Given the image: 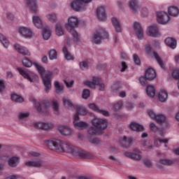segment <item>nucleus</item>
Wrapping results in <instances>:
<instances>
[{"label": "nucleus", "mask_w": 179, "mask_h": 179, "mask_svg": "<svg viewBox=\"0 0 179 179\" xmlns=\"http://www.w3.org/2000/svg\"><path fill=\"white\" fill-rule=\"evenodd\" d=\"M129 6L133 12H138L139 9V3L138 2V0H131L129 3Z\"/></svg>", "instance_id": "c85d7f7f"}, {"label": "nucleus", "mask_w": 179, "mask_h": 179, "mask_svg": "<svg viewBox=\"0 0 179 179\" xmlns=\"http://www.w3.org/2000/svg\"><path fill=\"white\" fill-rule=\"evenodd\" d=\"M165 43L168 47L172 48V50H176L177 48V40L172 37H168L165 39Z\"/></svg>", "instance_id": "5701e85b"}, {"label": "nucleus", "mask_w": 179, "mask_h": 179, "mask_svg": "<svg viewBox=\"0 0 179 179\" xmlns=\"http://www.w3.org/2000/svg\"><path fill=\"white\" fill-rule=\"evenodd\" d=\"M26 166L29 167H41L43 166V162L40 159H35L26 163Z\"/></svg>", "instance_id": "c756f323"}, {"label": "nucleus", "mask_w": 179, "mask_h": 179, "mask_svg": "<svg viewBox=\"0 0 179 179\" xmlns=\"http://www.w3.org/2000/svg\"><path fill=\"white\" fill-rule=\"evenodd\" d=\"M85 85H86V86H88V87H90L91 89H94V87H96V85L99 86V90H101V92H103L106 87L104 83L100 82V79L94 77L93 78L92 82L87 81L85 83Z\"/></svg>", "instance_id": "423d86ee"}, {"label": "nucleus", "mask_w": 179, "mask_h": 179, "mask_svg": "<svg viewBox=\"0 0 179 179\" xmlns=\"http://www.w3.org/2000/svg\"><path fill=\"white\" fill-rule=\"evenodd\" d=\"M168 13L169 15H170V16H173V17H176V16H178L179 15V9L174 6H170L168 8Z\"/></svg>", "instance_id": "7c9ffc66"}, {"label": "nucleus", "mask_w": 179, "mask_h": 179, "mask_svg": "<svg viewBox=\"0 0 179 179\" xmlns=\"http://www.w3.org/2000/svg\"><path fill=\"white\" fill-rule=\"evenodd\" d=\"M54 85L55 93H57V94H61V93H62V90H64V86L59 84L58 81H55Z\"/></svg>", "instance_id": "58836bf2"}, {"label": "nucleus", "mask_w": 179, "mask_h": 179, "mask_svg": "<svg viewBox=\"0 0 179 179\" xmlns=\"http://www.w3.org/2000/svg\"><path fill=\"white\" fill-rule=\"evenodd\" d=\"M96 16L101 22L107 20V13H106V7L101 6L96 9Z\"/></svg>", "instance_id": "2eb2a0df"}, {"label": "nucleus", "mask_w": 179, "mask_h": 179, "mask_svg": "<svg viewBox=\"0 0 179 179\" xmlns=\"http://www.w3.org/2000/svg\"><path fill=\"white\" fill-rule=\"evenodd\" d=\"M0 41L1 43H2L3 45L6 47V48H8V47H9V41L2 34H0Z\"/></svg>", "instance_id": "79ce46f5"}, {"label": "nucleus", "mask_w": 179, "mask_h": 179, "mask_svg": "<svg viewBox=\"0 0 179 179\" xmlns=\"http://www.w3.org/2000/svg\"><path fill=\"white\" fill-rule=\"evenodd\" d=\"M88 141L93 145H99L100 143V140H99L97 138L88 137Z\"/></svg>", "instance_id": "6e6d98bb"}, {"label": "nucleus", "mask_w": 179, "mask_h": 179, "mask_svg": "<svg viewBox=\"0 0 179 179\" xmlns=\"http://www.w3.org/2000/svg\"><path fill=\"white\" fill-rule=\"evenodd\" d=\"M134 152L125 151L124 155L126 157H129V159H131L132 160H142V156L139 154L141 153V151L138 149L135 148Z\"/></svg>", "instance_id": "9b49d317"}, {"label": "nucleus", "mask_w": 179, "mask_h": 179, "mask_svg": "<svg viewBox=\"0 0 179 179\" xmlns=\"http://www.w3.org/2000/svg\"><path fill=\"white\" fill-rule=\"evenodd\" d=\"M73 156H75V157H79L80 159H92V157H93L92 154L80 150L79 148H76V152H74Z\"/></svg>", "instance_id": "ddd939ff"}, {"label": "nucleus", "mask_w": 179, "mask_h": 179, "mask_svg": "<svg viewBox=\"0 0 179 179\" xmlns=\"http://www.w3.org/2000/svg\"><path fill=\"white\" fill-rule=\"evenodd\" d=\"M50 103L52 104V108L54 114L59 115V103L58 101L53 99L51 100Z\"/></svg>", "instance_id": "393cba45"}, {"label": "nucleus", "mask_w": 179, "mask_h": 179, "mask_svg": "<svg viewBox=\"0 0 179 179\" xmlns=\"http://www.w3.org/2000/svg\"><path fill=\"white\" fill-rule=\"evenodd\" d=\"M155 120H156L158 124H163L166 122V116L163 115H157Z\"/></svg>", "instance_id": "09e8293b"}, {"label": "nucleus", "mask_w": 179, "mask_h": 179, "mask_svg": "<svg viewBox=\"0 0 179 179\" xmlns=\"http://www.w3.org/2000/svg\"><path fill=\"white\" fill-rule=\"evenodd\" d=\"M55 33L57 36H64V29H62V24L61 23L56 24Z\"/></svg>", "instance_id": "4c0bfd02"}, {"label": "nucleus", "mask_w": 179, "mask_h": 179, "mask_svg": "<svg viewBox=\"0 0 179 179\" xmlns=\"http://www.w3.org/2000/svg\"><path fill=\"white\" fill-rule=\"evenodd\" d=\"M58 131L61 135H64V136L72 135V129L68 126L59 125L58 127Z\"/></svg>", "instance_id": "a211bd4d"}, {"label": "nucleus", "mask_w": 179, "mask_h": 179, "mask_svg": "<svg viewBox=\"0 0 179 179\" xmlns=\"http://www.w3.org/2000/svg\"><path fill=\"white\" fill-rule=\"evenodd\" d=\"M129 127L132 131H137L138 132H142L144 130L143 126L136 123V122H131L129 124Z\"/></svg>", "instance_id": "473e14b6"}, {"label": "nucleus", "mask_w": 179, "mask_h": 179, "mask_svg": "<svg viewBox=\"0 0 179 179\" xmlns=\"http://www.w3.org/2000/svg\"><path fill=\"white\" fill-rule=\"evenodd\" d=\"M123 106H124V103H122V101H117L116 103L113 105V110L115 113L120 111V110H121Z\"/></svg>", "instance_id": "37998d69"}, {"label": "nucleus", "mask_w": 179, "mask_h": 179, "mask_svg": "<svg viewBox=\"0 0 179 179\" xmlns=\"http://www.w3.org/2000/svg\"><path fill=\"white\" fill-rule=\"evenodd\" d=\"M150 128L151 129V131H152L153 132H157V131H159V128L157 127L156 124H155V123H151L150 124Z\"/></svg>", "instance_id": "338daca9"}, {"label": "nucleus", "mask_w": 179, "mask_h": 179, "mask_svg": "<svg viewBox=\"0 0 179 179\" xmlns=\"http://www.w3.org/2000/svg\"><path fill=\"white\" fill-rule=\"evenodd\" d=\"M153 56L158 62L159 65L161 66L162 69H164L166 66H164V63H163V59H162L160 56H159V54H157L156 52H153Z\"/></svg>", "instance_id": "e433bc0d"}, {"label": "nucleus", "mask_w": 179, "mask_h": 179, "mask_svg": "<svg viewBox=\"0 0 179 179\" xmlns=\"http://www.w3.org/2000/svg\"><path fill=\"white\" fill-rule=\"evenodd\" d=\"M11 100L15 103H23V101H24V99H23L22 96L16 94H13L11 95Z\"/></svg>", "instance_id": "a19ab883"}, {"label": "nucleus", "mask_w": 179, "mask_h": 179, "mask_svg": "<svg viewBox=\"0 0 179 179\" xmlns=\"http://www.w3.org/2000/svg\"><path fill=\"white\" fill-rule=\"evenodd\" d=\"M146 33L150 37L157 38L160 36V32H159V27H157V25L156 24H152L148 27Z\"/></svg>", "instance_id": "9d476101"}, {"label": "nucleus", "mask_w": 179, "mask_h": 179, "mask_svg": "<svg viewBox=\"0 0 179 179\" xmlns=\"http://www.w3.org/2000/svg\"><path fill=\"white\" fill-rule=\"evenodd\" d=\"M14 48L16 50V51H17V52L22 54V55H30V52L29 50L27 49L26 47H24L19 43H15L14 45Z\"/></svg>", "instance_id": "6ab92c4d"}, {"label": "nucleus", "mask_w": 179, "mask_h": 179, "mask_svg": "<svg viewBox=\"0 0 179 179\" xmlns=\"http://www.w3.org/2000/svg\"><path fill=\"white\" fill-rule=\"evenodd\" d=\"M35 102V108H36L37 111L38 113H43V109L41 108V106L40 105L39 102H37L36 100H34Z\"/></svg>", "instance_id": "0e129e2a"}, {"label": "nucleus", "mask_w": 179, "mask_h": 179, "mask_svg": "<svg viewBox=\"0 0 179 179\" xmlns=\"http://www.w3.org/2000/svg\"><path fill=\"white\" fill-rule=\"evenodd\" d=\"M45 145L51 150H55L56 152H66V153H70L75 155L76 149L78 147H75L68 142H62L60 140L53 139V140H47L45 141Z\"/></svg>", "instance_id": "f257e3e1"}, {"label": "nucleus", "mask_w": 179, "mask_h": 179, "mask_svg": "<svg viewBox=\"0 0 179 179\" xmlns=\"http://www.w3.org/2000/svg\"><path fill=\"white\" fill-rule=\"evenodd\" d=\"M46 17L52 23H55L57 22V15L55 13L48 14Z\"/></svg>", "instance_id": "de8ad7c7"}, {"label": "nucleus", "mask_w": 179, "mask_h": 179, "mask_svg": "<svg viewBox=\"0 0 179 179\" xmlns=\"http://www.w3.org/2000/svg\"><path fill=\"white\" fill-rule=\"evenodd\" d=\"M157 96L159 101H161V103H164L167 101V99L169 97V93H167V91L163 90H160L158 92Z\"/></svg>", "instance_id": "b1692460"}, {"label": "nucleus", "mask_w": 179, "mask_h": 179, "mask_svg": "<svg viewBox=\"0 0 179 179\" xmlns=\"http://www.w3.org/2000/svg\"><path fill=\"white\" fill-rule=\"evenodd\" d=\"M34 127L35 128H38V129H43V131H47L50 129V128L52 127V124L47 122H38L35 123Z\"/></svg>", "instance_id": "412c9836"}, {"label": "nucleus", "mask_w": 179, "mask_h": 179, "mask_svg": "<svg viewBox=\"0 0 179 179\" xmlns=\"http://www.w3.org/2000/svg\"><path fill=\"white\" fill-rule=\"evenodd\" d=\"M156 70L152 67H149L145 70V78L148 80H153L156 79Z\"/></svg>", "instance_id": "aec40b11"}, {"label": "nucleus", "mask_w": 179, "mask_h": 179, "mask_svg": "<svg viewBox=\"0 0 179 179\" xmlns=\"http://www.w3.org/2000/svg\"><path fill=\"white\" fill-rule=\"evenodd\" d=\"M17 70L18 71L19 73L22 75L23 78H24V79H27V80L29 82L34 83V82L38 81V76L37 74L34 73L29 74L22 67L17 68Z\"/></svg>", "instance_id": "39448f33"}, {"label": "nucleus", "mask_w": 179, "mask_h": 179, "mask_svg": "<svg viewBox=\"0 0 179 179\" xmlns=\"http://www.w3.org/2000/svg\"><path fill=\"white\" fill-rule=\"evenodd\" d=\"M5 90V82L3 80H0V93H2Z\"/></svg>", "instance_id": "774afa93"}, {"label": "nucleus", "mask_w": 179, "mask_h": 179, "mask_svg": "<svg viewBox=\"0 0 179 179\" xmlns=\"http://www.w3.org/2000/svg\"><path fill=\"white\" fill-rule=\"evenodd\" d=\"M110 34L104 28H99L96 32L92 35V42L94 44H101L103 40L108 39Z\"/></svg>", "instance_id": "20e7f679"}, {"label": "nucleus", "mask_w": 179, "mask_h": 179, "mask_svg": "<svg viewBox=\"0 0 179 179\" xmlns=\"http://www.w3.org/2000/svg\"><path fill=\"white\" fill-rule=\"evenodd\" d=\"M79 66L82 71H86L89 69V64L86 62H80L79 64Z\"/></svg>", "instance_id": "864d4df0"}, {"label": "nucleus", "mask_w": 179, "mask_h": 179, "mask_svg": "<svg viewBox=\"0 0 179 179\" xmlns=\"http://www.w3.org/2000/svg\"><path fill=\"white\" fill-rule=\"evenodd\" d=\"M145 52L146 54H148V55H152V47L150 45H145Z\"/></svg>", "instance_id": "69168bd1"}, {"label": "nucleus", "mask_w": 179, "mask_h": 179, "mask_svg": "<svg viewBox=\"0 0 179 179\" xmlns=\"http://www.w3.org/2000/svg\"><path fill=\"white\" fill-rule=\"evenodd\" d=\"M19 160H20V159L18 157H12L8 160V165L10 167H16L17 164H19Z\"/></svg>", "instance_id": "2f4dec72"}, {"label": "nucleus", "mask_w": 179, "mask_h": 179, "mask_svg": "<svg viewBox=\"0 0 179 179\" xmlns=\"http://www.w3.org/2000/svg\"><path fill=\"white\" fill-rule=\"evenodd\" d=\"M172 76L175 79H178V89H179V69H175L172 72Z\"/></svg>", "instance_id": "603ef678"}, {"label": "nucleus", "mask_w": 179, "mask_h": 179, "mask_svg": "<svg viewBox=\"0 0 179 179\" xmlns=\"http://www.w3.org/2000/svg\"><path fill=\"white\" fill-rule=\"evenodd\" d=\"M139 80L142 86H146L148 85V78H146V76L145 77H140Z\"/></svg>", "instance_id": "052dcab7"}, {"label": "nucleus", "mask_w": 179, "mask_h": 179, "mask_svg": "<svg viewBox=\"0 0 179 179\" xmlns=\"http://www.w3.org/2000/svg\"><path fill=\"white\" fill-rule=\"evenodd\" d=\"M162 164H163L164 166H173V164H174V162L169 159H160L159 162L157 164V169H163Z\"/></svg>", "instance_id": "cd10ccee"}, {"label": "nucleus", "mask_w": 179, "mask_h": 179, "mask_svg": "<svg viewBox=\"0 0 179 179\" xmlns=\"http://www.w3.org/2000/svg\"><path fill=\"white\" fill-rule=\"evenodd\" d=\"M146 93L148 97L153 98L156 96V90L155 89V87L152 85L148 86L146 88Z\"/></svg>", "instance_id": "72a5a7b5"}, {"label": "nucleus", "mask_w": 179, "mask_h": 179, "mask_svg": "<svg viewBox=\"0 0 179 179\" xmlns=\"http://www.w3.org/2000/svg\"><path fill=\"white\" fill-rule=\"evenodd\" d=\"M92 124L95 127H90L88 129L87 138H92L96 135H101L103 131L108 127V122L106 119L95 117L92 120Z\"/></svg>", "instance_id": "f03ea898"}, {"label": "nucleus", "mask_w": 179, "mask_h": 179, "mask_svg": "<svg viewBox=\"0 0 179 179\" xmlns=\"http://www.w3.org/2000/svg\"><path fill=\"white\" fill-rule=\"evenodd\" d=\"M18 31L20 34H21L22 37H24L25 38H30L34 36V32H33V30L29 27H20Z\"/></svg>", "instance_id": "4468645a"}, {"label": "nucleus", "mask_w": 179, "mask_h": 179, "mask_svg": "<svg viewBox=\"0 0 179 179\" xmlns=\"http://www.w3.org/2000/svg\"><path fill=\"white\" fill-rule=\"evenodd\" d=\"M82 96L83 99H89V97H90V90L87 89L83 90Z\"/></svg>", "instance_id": "4d7b16f0"}, {"label": "nucleus", "mask_w": 179, "mask_h": 179, "mask_svg": "<svg viewBox=\"0 0 179 179\" xmlns=\"http://www.w3.org/2000/svg\"><path fill=\"white\" fill-rule=\"evenodd\" d=\"M88 108L99 114H102L104 117H110V113H108V111L100 109L96 103H90Z\"/></svg>", "instance_id": "dca6fc26"}, {"label": "nucleus", "mask_w": 179, "mask_h": 179, "mask_svg": "<svg viewBox=\"0 0 179 179\" xmlns=\"http://www.w3.org/2000/svg\"><path fill=\"white\" fill-rule=\"evenodd\" d=\"M143 164L144 166H145V167H148V169H150V167L153 166V164H152V161L148 159L143 160Z\"/></svg>", "instance_id": "bf43d9fd"}, {"label": "nucleus", "mask_w": 179, "mask_h": 179, "mask_svg": "<svg viewBox=\"0 0 179 179\" xmlns=\"http://www.w3.org/2000/svg\"><path fill=\"white\" fill-rule=\"evenodd\" d=\"M33 65L36 68L37 71L39 72L41 76L43 85L45 87V93H48L52 85L51 84L52 79V71H47L43 67V66L38 64V63H33Z\"/></svg>", "instance_id": "7ed1b4c3"}, {"label": "nucleus", "mask_w": 179, "mask_h": 179, "mask_svg": "<svg viewBox=\"0 0 179 179\" xmlns=\"http://www.w3.org/2000/svg\"><path fill=\"white\" fill-rule=\"evenodd\" d=\"M71 6L76 12H80V10H86L87 6L82 2L80 0H74L71 3Z\"/></svg>", "instance_id": "0eeeda50"}, {"label": "nucleus", "mask_w": 179, "mask_h": 179, "mask_svg": "<svg viewBox=\"0 0 179 179\" xmlns=\"http://www.w3.org/2000/svg\"><path fill=\"white\" fill-rule=\"evenodd\" d=\"M159 143H168L169 140L167 138H165V139H162V138L155 139L154 141V145H155V146H156V148H159V146H160L159 145Z\"/></svg>", "instance_id": "3c124183"}, {"label": "nucleus", "mask_w": 179, "mask_h": 179, "mask_svg": "<svg viewBox=\"0 0 179 179\" xmlns=\"http://www.w3.org/2000/svg\"><path fill=\"white\" fill-rule=\"evenodd\" d=\"M48 55L50 61H52L53 59H57V50H55L54 49L50 50L48 52Z\"/></svg>", "instance_id": "49530a36"}, {"label": "nucleus", "mask_w": 179, "mask_h": 179, "mask_svg": "<svg viewBox=\"0 0 179 179\" xmlns=\"http://www.w3.org/2000/svg\"><path fill=\"white\" fill-rule=\"evenodd\" d=\"M133 27L138 40H143L145 34L143 29H142V27H141V24L138 22H134L133 23Z\"/></svg>", "instance_id": "f8f14e48"}, {"label": "nucleus", "mask_w": 179, "mask_h": 179, "mask_svg": "<svg viewBox=\"0 0 179 179\" xmlns=\"http://www.w3.org/2000/svg\"><path fill=\"white\" fill-rule=\"evenodd\" d=\"M76 27H79V19L76 16L70 17L66 24V29L67 30H73Z\"/></svg>", "instance_id": "1a4fd4ad"}, {"label": "nucleus", "mask_w": 179, "mask_h": 179, "mask_svg": "<svg viewBox=\"0 0 179 179\" xmlns=\"http://www.w3.org/2000/svg\"><path fill=\"white\" fill-rule=\"evenodd\" d=\"M170 20L169 14L164 11H159L157 14V22L160 24H167Z\"/></svg>", "instance_id": "6e6552de"}, {"label": "nucleus", "mask_w": 179, "mask_h": 179, "mask_svg": "<svg viewBox=\"0 0 179 179\" xmlns=\"http://www.w3.org/2000/svg\"><path fill=\"white\" fill-rule=\"evenodd\" d=\"M43 37L44 40H49L51 37V30L48 28H44L42 32Z\"/></svg>", "instance_id": "ea45409f"}, {"label": "nucleus", "mask_w": 179, "mask_h": 179, "mask_svg": "<svg viewBox=\"0 0 179 179\" xmlns=\"http://www.w3.org/2000/svg\"><path fill=\"white\" fill-rule=\"evenodd\" d=\"M111 22L115 31H117V33H121L122 29H121V24H120L118 20L116 17H113Z\"/></svg>", "instance_id": "bb28decb"}, {"label": "nucleus", "mask_w": 179, "mask_h": 179, "mask_svg": "<svg viewBox=\"0 0 179 179\" xmlns=\"http://www.w3.org/2000/svg\"><path fill=\"white\" fill-rule=\"evenodd\" d=\"M29 115H30V113H29V112H23V113H20L18 115V117L20 120H24V118H27V117H29Z\"/></svg>", "instance_id": "13d9d810"}, {"label": "nucleus", "mask_w": 179, "mask_h": 179, "mask_svg": "<svg viewBox=\"0 0 179 179\" xmlns=\"http://www.w3.org/2000/svg\"><path fill=\"white\" fill-rule=\"evenodd\" d=\"M120 145L122 148H124L125 149H128L132 146V142H134V138L131 137L127 138V136H124L120 141Z\"/></svg>", "instance_id": "f3484780"}, {"label": "nucleus", "mask_w": 179, "mask_h": 179, "mask_svg": "<svg viewBox=\"0 0 179 179\" xmlns=\"http://www.w3.org/2000/svg\"><path fill=\"white\" fill-rule=\"evenodd\" d=\"M63 52L67 61H73V59H75V57L72 55V54L68 52V48H66V46L64 47Z\"/></svg>", "instance_id": "c9c22d12"}, {"label": "nucleus", "mask_w": 179, "mask_h": 179, "mask_svg": "<svg viewBox=\"0 0 179 179\" xmlns=\"http://www.w3.org/2000/svg\"><path fill=\"white\" fill-rule=\"evenodd\" d=\"M32 22L37 29H41V27H43V21L38 15H34L32 17Z\"/></svg>", "instance_id": "a878e982"}, {"label": "nucleus", "mask_w": 179, "mask_h": 179, "mask_svg": "<svg viewBox=\"0 0 179 179\" xmlns=\"http://www.w3.org/2000/svg\"><path fill=\"white\" fill-rule=\"evenodd\" d=\"M22 64L26 67V68H30L33 65V62H31V60L29 59L27 57H24L22 59Z\"/></svg>", "instance_id": "c03bdc74"}, {"label": "nucleus", "mask_w": 179, "mask_h": 179, "mask_svg": "<svg viewBox=\"0 0 179 179\" xmlns=\"http://www.w3.org/2000/svg\"><path fill=\"white\" fill-rule=\"evenodd\" d=\"M63 103L66 107H73V104L72 103V101L66 99V98H63Z\"/></svg>", "instance_id": "5fc2aeb1"}, {"label": "nucleus", "mask_w": 179, "mask_h": 179, "mask_svg": "<svg viewBox=\"0 0 179 179\" xmlns=\"http://www.w3.org/2000/svg\"><path fill=\"white\" fill-rule=\"evenodd\" d=\"M77 113L79 115H86V114H87V110H86V108H85V107L78 106Z\"/></svg>", "instance_id": "8fccbe9b"}, {"label": "nucleus", "mask_w": 179, "mask_h": 179, "mask_svg": "<svg viewBox=\"0 0 179 179\" xmlns=\"http://www.w3.org/2000/svg\"><path fill=\"white\" fill-rule=\"evenodd\" d=\"M148 114L149 117H150L152 118V120H155L156 117H157V115H156V113H155V111H153L152 110H149L148 111Z\"/></svg>", "instance_id": "e2e57ef3"}, {"label": "nucleus", "mask_w": 179, "mask_h": 179, "mask_svg": "<svg viewBox=\"0 0 179 179\" xmlns=\"http://www.w3.org/2000/svg\"><path fill=\"white\" fill-rule=\"evenodd\" d=\"M27 5L32 13H37L38 12L36 0H27Z\"/></svg>", "instance_id": "4be33fe9"}, {"label": "nucleus", "mask_w": 179, "mask_h": 179, "mask_svg": "<svg viewBox=\"0 0 179 179\" xmlns=\"http://www.w3.org/2000/svg\"><path fill=\"white\" fill-rule=\"evenodd\" d=\"M73 124L75 128H76V129H86V128L89 127L87 123L84 122H73Z\"/></svg>", "instance_id": "f704fd0d"}, {"label": "nucleus", "mask_w": 179, "mask_h": 179, "mask_svg": "<svg viewBox=\"0 0 179 179\" xmlns=\"http://www.w3.org/2000/svg\"><path fill=\"white\" fill-rule=\"evenodd\" d=\"M133 59L136 65H141V59H139V57L138 56V55H134Z\"/></svg>", "instance_id": "680f3d73"}, {"label": "nucleus", "mask_w": 179, "mask_h": 179, "mask_svg": "<svg viewBox=\"0 0 179 179\" xmlns=\"http://www.w3.org/2000/svg\"><path fill=\"white\" fill-rule=\"evenodd\" d=\"M68 31H69V33L71 34L74 41L76 43H78V41H79V34H78V32L75 29H69Z\"/></svg>", "instance_id": "a18cd8bd"}]
</instances>
